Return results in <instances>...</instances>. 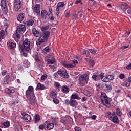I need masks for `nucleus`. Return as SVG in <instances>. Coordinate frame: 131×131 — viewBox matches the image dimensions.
Here are the masks:
<instances>
[{
	"label": "nucleus",
	"mask_w": 131,
	"mask_h": 131,
	"mask_svg": "<svg viewBox=\"0 0 131 131\" xmlns=\"http://www.w3.org/2000/svg\"><path fill=\"white\" fill-rule=\"evenodd\" d=\"M50 97H52V99H56V98H57V93L54 91L51 92Z\"/></svg>",
	"instance_id": "nucleus-32"
},
{
	"label": "nucleus",
	"mask_w": 131,
	"mask_h": 131,
	"mask_svg": "<svg viewBox=\"0 0 131 131\" xmlns=\"http://www.w3.org/2000/svg\"><path fill=\"white\" fill-rule=\"evenodd\" d=\"M100 98L102 103H103L104 106H106L107 108L111 107V98L108 97L106 93H101Z\"/></svg>",
	"instance_id": "nucleus-3"
},
{
	"label": "nucleus",
	"mask_w": 131,
	"mask_h": 131,
	"mask_svg": "<svg viewBox=\"0 0 131 131\" xmlns=\"http://www.w3.org/2000/svg\"><path fill=\"white\" fill-rule=\"evenodd\" d=\"M130 85V82H125L124 84V86H126V88H128Z\"/></svg>",
	"instance_id": "nucleus-51"
},
{
	"label": "nucleus",
	"mask_w": 131,
	"mask_h": 131,
	"mask_svg": "<svg viewBox=\"0 0 131 131\" xmlns=\"http://www.w3.org/2000/svg\"><path fill=\"white\" fill-rule=\"evenodd\" d=\"M26 63H25V62H24V64L26 65V67H29L30 66V63L28 61H27Z\"/></svg>",
	"instance_id": "nucleus-62"
},
{
	"label": "nucleus",
	"mask_w": 131,
	"mask_h": 131,
	"mask_svg": "<svg viewBox=\"0 0 131 131\" xmlns=\"http://www.w3.org/2000/svg\"><path fill=\"white\" fill-rule=\"evenodd\" d=\"M25 18V14H24L23 13H21L18 16L17 20L19 22H22L24 20Z\"/></svg>",
	"instance_id": "nucleus-16"
},
{
	"label": "nucleus",
	"mask_w": 131,
	"mask_h": 131,
	"mask_svg": "<svg viewBox=\"0 0 131 131\" xmlns=\"http://www.w3.org/2000/svg\"><path fill=\"white\" fill-rule=\"evenodd\" d=\"M32 32L34 36H35V37H38V36L39 35V31L36 28H33L32 30Z\"/></svg>",
	"instance_id": "nucleus-17"
},
{
	"label": "nucleus",
	"mask_w": 131,
	"mask_h": 131,
	"mask_svg": "<svg viewBox=\"0 0 131 131\" xmlns=\"http://www.w3.org/2000/svg\"><path fill=\"white\" fill-rule=\"evenodd\" d=\"M64 102H65V104L66 105H70V100H64Z\"/></svg>",
	"instance_id": "nucleus-55"
},
{
	"label": "nucleus",
	"mask_w": 131,
	"mask_h": 131,
	"mask_svg": "<svg viewBox=\"0 0 131 131\" xmlns=\"http://www.w3.org/2000/svg\"><path fill=\"white\" fill-rule=\"evenodd\" d=\"M53 101L55 104H59V100L56 98L53 99Z\"/></svg>",
	"instance_id": "nucleus-53"
},
{
	"label": "nucleus",
	"mask_w": 131,
	"mask_h": 131,
	"mask_svg": "<svg viewBox=\"0 0 131 131\" xmlns=\"http://www.w3.org/2000/svg\"><path fill=\"white\" fill-rule=\"evenodd\" d=\"M14 7L15 11H19V10L21 9V7H22V4H21V1L15 0Z\"/></svg>",
	"instance_id": "nucleus-10"
},
{
	"label": "nucleus",
	"mask_w": 131,
	"mask_h": 131,
	"mask_svg": "<svg viewBox=\"0 0 131 131\" xmlns=\"http://www.w3.org/2000/svg\"><path fill=\"white\" fill-rule=\"evenodd\" d=\"M58 75L63 78H68L69 77V75H68L67 71H58Z\"/></svg>",
	"instance_id": "nucleus-11"
},
{
	"label": "nucleus",
	"mask_w": 131,
	"mask_h": 131,
	"mask_svg": "<svg viewBox=\"0 0 131 131\" xmlns=\"http://www.w3.org/2000/svg\"><path fill=\"white\" fill-rule=\"evenodd\" d=\"M89 3H90V6H95V5H96V1H95L94 0H89Z\"/></svg>",
	"instance_id": "nucleus-44"
},
{
	"label": "nucleus",
	"mask_w": 131,
	"mask_h": 131,
	"mask_svg": "<svg viewBox=\"0 0 131 131\" xmlns=\"http://www.w3.org/2000/svg\"><path fill=\"white\" fill-rule=\"evenodd\" d=\"M58 75H59L58 71H57V72L54 73V76L55 77H58Z\"/></svg>",
	"instance_id": "nucleus-63"
},
{
	"label": "nucleus",
	"mask_w": 131,
	"mask_h": 131,
	"mask_svg": "<svg viewBox=\"0 0 131 131\" xmlns=\"http://www.w3.org/2000/svg\"><path fill=\"white\" fill-rule=\"evenodd\" d=\"M124 77H125L124 74H120L119 78L120 79H123V78H124Z\"/></svg>",
	"instance_id": "nucleus-54"
},
{
	"label": "nucleus",
	"mask_w": 131,
	"mask_h": 131,
	"mask_svg": "<svg viewBox=\"0 0 131 131\" xmlns=\"http://www.w3.org/2000/svg\"><path fill=\"white\" fill-rule=\"evenodd\" d=\"M105 86L107 91H111L112 90V85H105Z\"/></svg>",
	"instance_id": "nucleus-47"
},
{
	"label": "nucleus",
	"mask_w": 131,
	"mask_h": 131,
	"mask_svg": "<svg viewBox=\"0 0 131 131\" xmlns=\"http://www.w3.org/2000/svg\"><path fill=\"white\" fill-rule=\"evenodd\" d=\"M47 77H48V75H47V74H44L41 76V80H45V79Z\"/></svg>",
	"instance_id": "nucleus-50"
},
{
	"label": "nucleus",
	"mask_w": 131,
	"mask_h": 131,
	"mask_svg": "<svg viewBox=\"0 0 131 131\" xmlns=\"http://www.w3.org/2000/svg\"><path fill=\"white\" fill-rule=\"evenodd\" d=\"M47 64L49 65V67L51 68V69H53L54 68L55 66L53 65V64H55V60L54 59H47Z\"/></svg>",
	"instance_id": "nucleus-13"
},
{
	"label": "nucleus",
	"mask_w": 131,
	"mask_h": 131,
	"mask_svg": "<svg viewBox=\"0 0 131 131\" xmlns=\"http://www.w3.org/2000/svg\"><path fill=\"white\" fill-rule=\"evenodd\" d=\"M123 11L125 13H127V14H128L129 15H131V8H127V7H125L124 8H123Z\"/></svg>",
	"instance_id": "nucleus-30"
},
{
	"label": "nucleus",
	"mask_w": 131,
	"mask_h": 131,
	"mask_svg": "<svg viewBox=\"0 0 131 131\" xmlns=\"http://www.w3.org/2000/svg\"><path fill=\"white\" fill-rule=\"evenodd\" d=\"M34 57L35 60L36 61H37V62H40V59L39 58V55H38V53H35Z\"/></svg>",
	"instance_id": "nucleus-33"
},
{
	"label": "nucleus",
	"mask_w": 131,
	"mask_h": 131,
	"mask_svg": "<svg viewBox=\"0 0 131 131\" xmlns=\"http://www.w3.org/2000/svg\"><path fill=\"white\" fill-rule=\"evenodd\" d=\"M34 89L32 86H29L26 92V97L29 100L31 105L35 103V95H34Z\"/></svg>",
	"instance_id": "nucleus-1"
},
{
	"label": "nucleus",
	"mask_w": 131,
	"mask_h": 131,
	"mask_svg": "<svg viewBox=\"0 0 131 131\" xmlns=\"http://www.w3.org/2000/svg\"><path fill=\"white\" fill-rule=\"evenodd\" d=\"M35 123H36V122H37V121H39V120L40 119V118L39 117V116L38 115H35Z\"/></svg>",
	"instance_id": "nucleus-46"
},
{
	"label": "nucleus",
	"mask_w": 131,
	"mask_h": 131,
	"mask_svg": "<svg viewBox=\"0 0 131 131\" xmlns=\"http://www.w3.org/2000/svg\"><path fill=\"white\" fill-rule=\"evenodd\" d=\"M70 16V12L69 11H67L66 12V15H65L66 18H69Z\"/></svg>",
	"instance_id": "nucleus-49"
},
{
	"label": "nucleus",
	"mask_w": 131,
	"mask_h": 131,
	"mask_svg": "<svg viewBox=\"0 0 131 131\" xmlns=\"http://www.w3.org/2000/svg\"><path fill=\"white\" fill-rule=\"evenodd\" d=\"M24 119L25 121L28 122L31 120V116L27 114H26L24 116Z\"/></svg>",
	"instance_id": "nucleus-22"
},
{
	"label": "nucleus",
	"mask_w": 131,
	"mask_h": 131,
	"mask_svg": "<svg viewBox=\"0 0 131 131\" xmlns=\"http://www.w3.org/2000/svg\"><path fill=\"white\" fill-rule=\"evenodd\" d=\"M89 76L87 75V74H83V75H81L80 77L79 78V84L81 86H83L88 83L89 81Z\"/></svg>",
	"instance_id": "nucleus-6"
},
{
	"label": "nucleus",
	"mask_w": 131,
	"mask_h": 131,
	"mask_svg": "<svg viewBox=\"0 0 131 131\" xmlns=\"http://www.w3.org/2000/svg\"><path fill=\"white\" fill-rule=\"evenodd\" d=\"M71 99H77V100H80V97H78L77 93H73L71 96Z\"/></svg>",
	"instance_id": "nucleus-28"
},
{
	"label": "nucleus",
	"mask_w": 131,
	"mask_h": 131,
	"mask_svg": "<svg viewBox=\"0 0 131 131\" xmlns=\"http://www.w3.org/2000/svg\"><path fill=\"white\" fill-rule=\"evenodd\" d=\"M78 105V102L76 100H71L70 106L71 107H76Z\"/></svg>",
	"instance_id": "nucleus-19"
},
{
	"label": "nucleus",
	"mask_w": 131,
	"mask_h": 131,
	"mask_svg": "<svg viewBox=\"0 0 131 131\" xmlns=\"http://www.w3.org/2000/svg\"><path fill=\"white\" fill-rule=\"evenodd\" d=\"M50 34L51 33L49 31L43 32L41 34L40 38H38V41L36 42L37 45H39L42 43V42H47L50 37Z\"/></svg>",
	"instance_id": "nucleus-2"
},
{
	"label": "nucleus",
	"mask_w": 131,
	"mask_h": 131,
	"mask_svg": "<svg viewBox=\"0 0 131 131\" xmlns=\"http://www.w3.org/2000/svg\"><path fill=\"white\" fill-rule=\"evenodd\" d=\"M99 76L101 78L102 81L104 82H108L114 79V77L113 75L105 76L103 73L100 74Z\"/></svg>",
	"instance_id": "nucleus-7"
},
{
	"label": "nucleus",
	"mask_w": 131,
	"mask_h": 131,
	"mask_svg": "<svg viewBox=\"0 0 131 131\" xmlns=\"http://www.w3.org/2000/svg\"><path fill=\"white\" fill-rule=\"evenodd\" d=\"M69 91H70V89L68 86H62L61 89V92H62V93H64V94H68V93H69Z\"/></svg>",
	"instance_id": "nucleus-18"
},
{
	"label": "nucleus",
	"mask_w": 131,
	"mask_h": 131,
	"mask_svg": "<svg viewBox=\"0 0 131 131\" xmlns=\"http://www.w3.org/2000/svg\"><path fill=\"white\" fill-rule=\"evenodd\" d=\"M49 28L50 26H43L41 27V29L42 31H43V32L44 31H46V30H48V29H49Z\"/></svg>",
	"instance_id": "nucleus-38"
},
{
	"label": "nucleus",
	"mask_w": 131,
	"mask_h": 131,
	"mask_svg": "<svg viewBox=\"0 0 131 131\" xmlns=\"http://www.w3.org/2000/svg\"><path fill=\"white\" fill-rule=\"evenodd\" d=\"M80 60V58L78 56H76L74 57V60H73V63H68L67 61H62L61 64L62 66H64L66 68H74L76 66V64H78V62H79Z\"/></svg>",
	"instance_id": "nucleus-5"
},
{
	"label": "nucleus",
	"mask_w": 131,
	"mask_h": 131,
	"mask_svg": "<svg viewBox=\"0 0 131 131\" xmlns=\"http://www.w3.org/2000/svg\"><path fill=\"white\" fill-rule=\"evenodd\" d=\"M3 125L4 126L5 128H7L10 126V122H5L3 123Z\"/></svg>",
	"instance_id": "nucleus-41"
},
{
	"label": "nucleus",
	"mask_w": 131,
	"mask_h": 131,
	"mask_svg": "<svg viewBox=\"0 0 131 131\" xmlns=\"http://www.w3.org/2000/svg\"><path fill=\"white\" fill-rule=\"evenodd\" d=\"M60 10H61V8L59 7H58L57 6L56 7V14L57 16H59V15H60Z\"/></svg>",
	"instance_id": "nucleus-43"
},
{
	"label": "nucleus",
	"mask_w": 131,
	"mask_h": 131,
	"mask_svg": "<svg viewBox=\"0 0 131 131\" xmlns=\"http://www.w3.org/2000/svg\"><path fill=\"white\" fill-rule=\"evenodd\" d=\"M84 94L87 97H91L92 96V93L88 90H85Z\"/></svg>",
	"instance_id": "nucleus-36"
},
{
	"label": "nucleus",
	"mask_w": 131,
	"mask_h": 131,
	"mask_svg": "<svg viewBox=\"0 0 131 131\" xmlns=\"http://www.w3.org/2000/svg\"><path fill=\"white\" fill-rule=\"evenodd\" d=\"M49 12H50V13H48L50 16V19L51 20V21H54V15H53V9L52 8H49Z\"/></svg>",
	"instance_id": "nucleus-21"
},
{
	"label": "nucleus",
	"mask_w": 131,
	"mask_h": 131,
	"mask_svg": "<svg viewBox=\"0 0 131 131\" xmlns=\"http://www.w3.org/2000/svg\"><path fill=\"white\" fill-rule=\"evenodd\" d=\"M80 4L81 5H82V2H81V0H76V1L75 2V4L76 5H78V4Z\"/></svg>",
	"instance_id": "nucleus-52"
},
{
	"label": "nucleus",
	"mask_w": 131,
	"mask_h": 131,
	"mask_svg": "<svg viewBox=\"0 0 131 131\" xmlns=\"http://www.w3.org/2000/svg\"><path fill=\"white\" fill-rule=\"evenodd\" d=\"M26 24L27 26H32L33 24H34V20L30 19L27 21H26Z\"/></svg>",
	"instance_id": "nucleus-26"
},
{
	"label": "nucleus",
	"mask_w": 131,
	"mask_h": 131,
	"mask_svg": "<svg viewBox=\"0 0 131 131\" xmlns=\"http://www.w3.org/2000/svg\"><path fill=\"white\" fill-rule=\"evenodd\" d=\"M43 128H45V126H43V125L41 124L39 125V129H41V130H42L43 129Z\"/></svg>",
	"instance_id": "nucleus-56"
},
{
	"label": "nucleus",
	"mask_w": 131,
	"mask_h": 131,
	"mask_svg": "<svg viewBox=\"0 0 131 131\" xmlns=\"http://www.w3.org/2000/svg\"><path fill=\"white\" fill-rule=\"evenodd\" d=\"M90 66H94L95 65V60H90L89 61Z\"/></svg>",
	"instance_id": "nucleus-48"
},
{
	"label": "nucleus",
	"mask_w": 131,
	"mask_h": 131,
	"mask_svg": "<svg viewBox=\"0 0 131 131\" xmlns=\"http://www.w3.org/2000/svg\"><path fill=\"white\" fill-rule=\"evenodd\" d=\"M16 30L20 32L21 33H24V32H25V30H26V27H25V25H19L17 27Z\"/></svg>",
	"instance_id": "nucleus-12"
},
{
	"label": "nucleus",
	"mask_w": 131,
	"mask_h": 131,
	"mask_svg": "<svg viewBox=\"0 0 131 131\" xmlns=\"http://www.w3.org/2000/svg\"><path fill=\"white\" fill-rule=\"evenodd\" d=\"M92 79L93 80H95V81H98V80H99V79H101V77H100V74L98 75H97L96 74L93 75L92 76Z\"/></svg>",
	"instance_id": "nucleus-27"
},
{
	"label": "nucleus",
	"mask_w": 131,
	"mask_h": 131,
	"mask_svg": "<svg viewBox=\"0 0 131 131\" xmlns=\"http://www.w3.org/2000/svg\"><path fill=\"white\" fill-rule=\"evenodd\" d=\"M96 118H97V116L96 115H93L92 116H91V119H92V120H96Z\"/></svg>",
	"instance_id": "nucleus-61"
},
{
	"label": "nucleus",
	"mask_w": 131,
	"mask_h": 131,
	"mask_svg": "<svg viewBox=\"0 0 131 131\" xmlns=\"http://www.w3.org/2000/svg\"><path fill=\"white\" fill-rule=\"evenodd\" d=\"M121 5L123 6V7H127V4H126V3H125V2H122L121 3Z\"/></svg>",
	"instance_id": "nucleus-59"
},
{
	"label": "nucleus",
	"mask_w": 131,
	"mask_h": 131,
	"mask_svg": "<svg viewBox=\"0 0 131 131\" xmlns=\"http://www.w3.org/2000/svg\"><path fill=\"white\" fill-rule=\"evenodd\" d=\"M2 10L3 12V13H4V14H7V13H8V7H7V6H4L3 7H2Z\"/></svg>",
	"instance_id": "nucleus-37"
},
{
	"label": "nucleus",
	"mask_w": 131,
	"mask_h": 131,
	"mask_svg": "<svg viewBox=\"0 0 131 131\" xmlns=\"http://www.w3.org/2000/svg\"><path fill=\"white\" fill-rule=\"evenodd\" d=\"M116 112L118 116H121L122 115V112H121V111L119 108H117L116 110Z\"/></svg>",
	"instance_id": "nucleus-35"
},
{
	"label": "nucleus",
	"mask_w": 131,
	"mask_h": 131,
	"mask_svg": "<svg viewBox=\"0 0 131 131\" xmlns=\"http://www.w3.org/2000/svg\"><path fill=\"white\" fill-rule=\"evenodd\" d=\"M127 69H131V63L126 67Z\"/></svg>",
	"instance_id": "nucleus-64"
},
{
	"label": "nucleus",
	"mask_w": 131,
	"mask_h": 131,
	"mask_svg": "<svg viewBox=\"0 0 131 131\" xmlns=\"http://www.w3.org/2000/svg\"><path fill=\"white\" fill-rule=\"evenodd\" d=\"M37 89L38 90H40L41 91H42L43 90H46V87L45 86V85L40 83H38L37 85Z\"/></svg>",
	"instance_id": "nucleus-24"
},
{
	"label": "nucleus",
	"mask_w": 131,
	"mask_h": 131,
	"mask_svg": "<svg viewBox=\"0 0 131 131\" xmlns=\"http://www.w3.org/2000/svg\"><path fill=\"white\" fill-rule=\"evenodd\" d=\"M89 51H88V49H83L81 51V55H85L86 54H88Z\"/></svg>",
	"instance_id": "nucleus-42"
},
{
	"label": "nucleus",
	"mask_w": 131,
	"mask_h": 131,
	"mask_svg": "<svg viewBox=\"0 0 131 131\" xmlns=\"http://www.w3.org/2000/svg\"><path fill=\"white\" fill-rule=\"evenodd\" d=\"M105 116L114 123H116L117 124L119 123V119H118V117L116 116L115 112H113V113H111V112H107L105 113Z\"/></svg>",
	"instance_id": "nucleus-4"
},
{
	"label": "nucleus",
	"mask_w": 131,
	"mask_h": 131,
	"mask_svg": "<svg viewBox=\"0 0 131 131\" xmlns=\"http://www.w3.org/2000/svg\"><path fill=\"white\" fill-rule=\"evenodd\" d=\"M9 80H10V76H9V75L6 76L4 79V81L5 84H7V83H8V82H9Z\"/></svg>",
	"instance_id": "nucleus-34"
},
{
	"label": "nucleus",
	"mask_w": 131,
	"mask_h": 131,
	"mask_svg": "<svg viewBox=\"0 0 131 131\" xmlns=\"http://www.w3.org/2000/svg\"><path fill=\"white\" fill-rule=\"evenodd\" d=\"M50 52V47L49 46L46 47L42 50V54H44V55H46V54H47Z\"/></svg>",
	"instance_id": "nucleus-29"
},
{
	"label": "nucleus",
	"mask_w": 131,
	"mask_h": 131,
	"mask_svg": "<svg viewBox=\"0 0 131 131\" xmlns=\"http://www.w3.org/2000/svg\"><path fill=\"white\" fill-rule=\"evenodd\" d=\"M89 52L91 53V54H95L97 53V50L95 49H90Z\"/></svg>",
	"instance_id": "nucleus-45"
},
{
	"label": "nucleus",
	"mask_w": 131,
	"mask_h": 131,
	"mask_svg": "<svg viewBox=\"0 0 131 131\" xmlns=\"http://www.w3.org/2000/svg\"><path fill=\"white\" fill-rule=\"evenodd\" d=\"M5 91L8 95H11V94H14L15 93V90L13 89L6 88Z\"/></svg>",
	"instance_id": "nucleus-20"
},
{
	"label": "nucleus",
	"mask_w": 131,
	"mask_h": 131,
	"mask_svg": "<svg viewBox=\"0 0 131 131\" xmlns=\"http://www.w3.org/2000/svg\"><path fill=\"white\" fill-rule=\"evenodd\" d=\"M65 6H66V4L64 2H59L57 4V7L61 9V8H64Z\"/></svg>",
	"instance_id": "nucleus-31"
},
{
	"label": "nucleus",
	"mask_w": 131,
	"mask_h": 131,
	"mask_svg": "<svg viewBox=\"0 0 131 131\" xmlns=\"http://www.w3.org/2000/svg\"><path fill=\"white\" fill-rule=\"evenodd\" d=\"M33 12H35L37 14L40 13V4H36L33 8Z\"/></svg>",
	"instance_id": "nucleus-15"
},
{
	"label": "nucleus",
	"mask_w": 131,
	"mask_h": 131,
	"mask_svg": "<svg viewBox=\"0 0 131 131\" xmlns=\"http://www.w3.org/2000/svg\"><path fill=\"white\" fill-rule=\"evenodd\" d=\"M23 46L24 49L27 52H29L30 50V41L28 39H25L23 41Z\"/></svg>",
	"instance_id": "nucleus-8"
},
{
	"label": "nucleus",
	"mask_w": 131,
	"mask_h": 131,
	"mask_svg": "<svg viewBox=\"0 0 131 131\" xmlns=\"http://www.w3.org/2000/svg\"><path fill=\"white\" fill-rule=\"evenodd\" d=\"M22 34V33H21L19 31H18V30H16L15 34H14L13 35V37L14 38L15 40H17V39H19V38H21V35Z\"/></svg>",
	"instance_id": "nucleus-14"
},
{
	"label": "nucleus",
	"mask_w": 131,
	"mask_h": 131,
	"mask_svg": "<svg viewBox=\"0 0 131 131\" xmlns=\"http://www.w3.org/2000/svg\"><path fill=\"white\" fill-rule=\"evenodd\" d=\"M7 7V1L6 0L1 1V7Z\"/></svg>",
	"instance_id": "nucleus-39"
},
{
	"label": "nucleus",
	"mask_w": 131,
	"mask_h": 131,
	"mask_svg": "<svg viewBox=\"0 0 131 131\" xmlns=\"http://www.w3.org/2000/svg\"><path fill=\"white\" fill-rule=\"evenodd\" d=\"M127 48H129V45H128L127 46H123L121 48L122 50H125V49H127Z\"/></svg>",
	"instance_id": "nucleus-60"
},
{
	"label": "nucleus",
	"mask_w": 131,
	"mask_h": 131,
	"mask_svg": "<svg viewBox=\"0 0 131 131\" xmlns=\"http://www.w3.org/2000/svg\"><path fill=\"white\" fill-rule=\"evenodd\" d=\"M16 48V43H13V42H10L8 43V49H10L11 50H13Z\"/></svg>",
	"instance_id": "nucleus-25"
},
{
	"label": "nucleus",
	"mask_w": 131,
	"mask_h": 131,
	"mask_svg": "<svg viewBox=\"0 0 131 131\" xmlns=\"http://www.w3.org/2000/svg\"><path fill=\"white\" fill-rule=\"evenodd\" d=\"M75 131H81V129L79 127H76L75 128Z\"/></svg>",
	"instance_id": "nucleus-57"
},
{
	"label": "nucleus",
	"mask_w": 131,
	"mask_h": 131,
	"mask_svg": "<svg viewBox=\"0 0 131 131\" xmlns=\"http://www.w3.org/2000/svg\"><path fill=\"white\" fill-rule=\"evenodd\" d=\"M55 86H56V88H60L61 86V85L58 82H55Z\"/></svg>",
	"instance_id": "nucleus-58"
},
{
	"label": "nucleus",
	"mask_w": 131,
	"mask_h": 131,
	"mask_svg": "<svg viewBox=\"0 0 131 131\" xmlns=\"http://www.w3.org/2000/svg\"><path fill=\"white\" fill-rule=\"evenodd\" d=\"M54 126H55V125L53 123H48L46 127L47 130H51V129H53V128H54Z\"/></svg>",
	"instance_id": "nucleus-23"
},
{
	"label": "nucleus",
	"mask_w": 131,
	"mask_h": 131,
	"mask_svg": "<svg viewBox=\"0 0 131 131\" xmlns=\"http://www.w3.org/2000/svg\"><path fill=\"white\" fill-rule=\"evenodd\" d=\"M50 14L46 10H42L41 11V18L42 20H47L50 19Z\"/></svg>",
	"instance_id": "nucleus-9"
},
{
	"label": "nucleus",
	"mask_w": 131,
	"mask_h": 131,
	"mask_svg": "<svg viewBox=\"0 0 131 131\" xmlns=\"http://www.w3.org/2000/svg\"><path fill=\"white\" fill-rule=\"evenodd\" d=\"M0 37H1V38H5V30H2L0 31Z\"/></svg>",
	"instance_id": "nucleus-40"
}]
</instances>
